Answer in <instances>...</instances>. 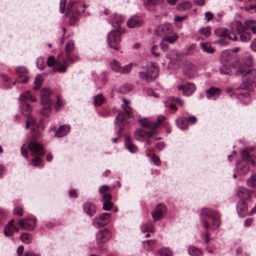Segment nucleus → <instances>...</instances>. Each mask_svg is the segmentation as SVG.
Wrapping results in <instances>:
<instances>
[{"label":"nucleus","mask_w":256,"mask_h":256,"mask_svg":"<svg viewBox=\"0 0 256 256\" xmlns=\"http://www.w3.org/2000/svg\"><path fill=\"white\" fill-rule=\"evenodd\" d=\"M32 138L30 140L28 148L32 152V156H36L32 160V163L34 166H41L42 160L40 156L45 154L44 149L42 144L37 142L36 140L40 136V132H37L36 130L32 132Z\"/></svg>","instance_id":"nucleus-1"},{"label":"nucleus","mask_w":256,"mask_h":256,"mask_svg":"<svg viewBox=\"0 0 256 256\" xmlns=\"http://www.w3.org/2000/svg\"><path fill=\"white\" fill-rule=\"evenodd\" d=\"M123 109L124 112H118L114 120L116 125L119 127L118 130V134L119 136L121 134L124 129V126L128 123V119L130 118L132 115V108L130 107L125 105L123 107Z\"/></svg>","instance_id":"nucleus-2"},{"label":"nucleus","mask_w":256,"mask_h":256,"mask_svg":"<svg viewBox=\"0 0 256 256\" xmlns=\"http://www.w3.org/2000/svg\"><path fill=\"white\" fill-rule=\"evenodd\" d=\"M206 216H208L212 220V224L214 226L218 228L220 226V222L218 212L210 209L204 208L201 210L200 217L204 224V226L206 230H208L210 227V224L206 220Z\"/></svg>","instance_id":"nucleus-3"},{"label":"nucleus","mask_w":256,"mask_h":256,"mask_svg":"<svg viewBox=\"0 0 256 256\" xmlns=\"http://www.w3.org/2000/svg\"><path fill=\"white\" fill-rule=\"evenodd\" d=\"M122 34L119 30L110 31L108 36V42L109 46L111 48L118 50V44L120 41V36Z\"/></svg>","instance_id":"nucleus-4"},{"label":"nucleus","mask_w":256,"mask_h":256,"mask_svg":"<svg viewBox=\"0 0 256 256\" xmlns=\"http://www.w3.org/2000/svg\"><path fill=\"white\" fill-rule=\"evenodd\" d=\"M112 236V232L107 228L99 230L96 234V242L98 244H106L111 239Z\"/></svg>","instance_id":"nucleus-5"},{"label":"nucleus","mask_w":256,"mask_h":256,"mask_svg":"<svg viewBox=\"0 0 256 256\" xmlns=\"http://www.w3.org/2000/svg\"><path fill=\"white\" fill-rule=\"evenodd\" d=\"M172 26L169 23L160 24L155 30L156 34L158 36H165L168 34H172L173 33Z\"/></svg>","instance_id":"nucleus-6"},{"label":"nucleus","mask_w":256,"mask_h":256,"mask_svg":"<svg viewBox=\"0 0 256 256\" xmlns=\"http://www.w3.org/2000/svg\"><path fill=\"white\" fill-rule=\"evenodd\" d=\"M147 76L150 82L154 80L158 76V68L154 63L148 62L146 65Z\"/></svg>","instance_id":"nucleus-7"},{"label":"nucleus","mask_w":256,"mask_h":256,"mask_svg":"<svg viewBox=\"0 0 256 256\" xmlns=\"http://www.w3.org/2000/svg\"><path fill=\"white\" fill-rule=\"evenodd\" d=\"M178 90L179 91L182 90V94L188 96L194 92L196 86L194 84L188 82L184 84L178 86Z\"/></svg>","instance_id":"nucleus-8"},{"label":"nucleus","mask_w":256,"mask_h":256,"mask_svg":"<svg viewBox=\"0 0 256 256\" xmlns=\"http://www.w3.org/2000/svg\"><path fill=\"white\" fill-rule=\"evenodd\" d=\"M154 134V130L146 131L143 129L139 128L135 131L134 132V136L138 140L143 142L144 140L145 137L147 136L148 138H150Z\"/></svg>","instance_id":"nucleus-9"},{"label":"nucleus","mask_w":256,"mask_h":256,"mask_svg":"<svg viewBox=\"0 0 256 256\" xmlns=\"http://www.w3.org/2000/svg\"><path fill=\"white\" fill-rule=\"evenodd\" d=\"M110 68L122 74H127L131 70V66L130 64L126 65L122 67L120 63L115 60H113L110 64Z\"/></svg>","instance_id":"nucleus-10"},{"label":"nucleus","mask_w":256,"mask_h":256,"mask_svg":"<svg viewBox=\"0 0 256 256\" xmlns=\"http://www.w3.org/2000/svg\"><path fill=\"white\" fill-rule=\"evenodd\" d=\"M166 212V206L162 204H158L152 212V216L153 218L154 222H155L157 220L162 218L164 214Z\"/></svg>","instance_id":"nucleus-11"},{"label":"nucleus","mask_w":256,"mask_h":256,"mask_svg":"<svg viewBox=\"0 0 256 256\" xmlns=\"http://www.w3.org/2000/svg\"><path fill=\"white\" fill-rule=\"evenodd\" d=\"M110 216L108 213L100 214L94 218V224L98 226H104L109 222Z\"/></svg>","instance_id":"nucleus-12"},{"label":"nucleus","mask_w":256,"mask_h":256,"mask_svg":"<svg viewBox=\"0 0 256 256\" xmlns=\"http://www.w3.org/2000/svg\"><path fill=\"white\" fill-rule=\"evenodd\" d=\"M143 24L142 19L138 16H132L127 22V26L130 28L141 26Z\"/></svg>","instance_id":"nucleus-13"},{"label":"nucleus","mask_w":256,"mask_h":256,"mask_svg":"<svg viewBox=\"0 0 256 256\" xmlns=\"http://www.w3.org/2000/svg\"><path fill=\"white\" fill-rule=\"evenodd\" d=\"M36 220L33 219H29L25 220L22 219L19 220V225L24 229L28 230H34L36 226Z\"/></svg>","instance_id":"nucleus-14"},{"label":"nucleus","mask_w":256,"mask_h":256,"mask_svg":"<svg viewBox=\"0 0 256 256\" xmlns=\"http://www.w3.org/2000/svg\"><path fill=\"white\" fill-rule=\"evenodd\" d=\"M50 90L48 88H44L40 92V104H48L50 102Z\"/></svg>","instance_id":"nucleus-15"},{"label":"nucleus","mask_w":256,"mask_h":256,"mask_svg":"<svg viewBox=\"0 0 256 256\" xmlns=\"http://www.w3.org/2000/svg\"><path fill=\"white\" fill-rule=\"evenodd\" d=\"M236 210L240 217L245 216L248 214V208L246 202L242 200L238 201L236 205Z\"/></svg>","instance_id":"nucleus-16"},{"label":"nucleus","mask_w":256,"mask_h":256,"mask_svg":"<svg viewBox=\"0 0 256 256\" xmlns=\"http://www.w3.org/2000/svg\"><path fill=\"white\" fill-rule=\"evenodd\" d=\"M196 70V66L190 62H186L184 66V72L186 76L190 78L194 74Z\"/></svg>","instance_id":"nucleus-17"},{"label":"nucleus","mask_w":256,"mask_h":256,"mask_svg":"<svg viewBox=\"0 0 256 256\" xmlns=\"http://www.w3.org/2000/svg\"><path fill=\"white\" fill-rule=\"evenodd\" d=\"M247 29L248 28L244 26L240 21H235L232 25V32L236 31L238 34L246 32Z\"/></svg>","instance_id":"nucleus-18"},{"label":"nucleus","mask_w":256,"mask_h":256,"mask_svg":"<svg viewBox=\"0 0 256 256\" xmlns=\"http://www.w3.org/2000/svg\"><path fill=\"white\" fill-rule=\"evenodd\" d=\"M238 196L244 200H248L250 198V190L244 187H239L237 190Z\"/></svg>","instance_id":"nucleus-19"},{"label":"nucleus","mask_w":256,"mask_h":256,"mask_svg":"<svg viewBox=\"0 0 256 256\" xmlns=\"http://www.w3.org/2000/svg\"><path fill=\"white\" fill-rule=\"evenodd\" d=\"M84 212L90 216H92L95 214V206L90 202H86L84 204Z\"/></svg>","instance_id":"nucleus-20"},{"label":"nucleus","mask_w":256,"mask_h":256,"mask_svg":"<svg viewBox=\"0 0 256 256\" xmlns=\"http://www.w3.org/2000/svg\"><path fill=\"white\" fill-rule=\"evenodd\" d=\"M70 126L68 124H64L60 126L55 134V136L58 138L63 137L66 136L70 131Z\"/></svg>","instance_id":"nucleus-21"},{"label":"nucleus","mask_w":256,"mask_h":256,"mask_svg":"<svg viewBox=\"0 0 256 256\" xmlns=\"http://www.w3.org/2000/svg\"><path fill=\"white\" fill-rule=\"evenodd\" d=\"M125 140V145L128 151L132 153L136 152L138 150V147L134 144L131 137L126 136Z\"/></svg>","instance_id":"nucleus-22"},{"label":"nucleus","mask_w":256,"mask_h":256,"mask_svg":"<svg viewBox=\"0 0 256 256\" xmlns=\"http://www.w3.org/2000/svg\"><path fill=\"white\" fill-rule=\"evenodd\" d=\"M232 58L233 56L228 50L223 51L220 56V60L222 63L230 64Z\"/></svg>","instance_id":"nucleus-23"},{"label":"nucleus","mask_w":256,"mask_h":256,"mask_svg":"<svg viewBox=\"0 0 256 256\" xmlns=\"http://www.w3.org/2000/svg\"><path fill=\"white\" fill-rule=\"evenodd\" d=\"M138 122L141 124L142 126L150 130H154V133H155V131L158 128L157 124H154L150 122H148L146 118L140 120Z\"/></svg>","instance_id":"nucleus-24"},{"label":"nucleus","mask_w":256,"mask_h":256,"mask_svg":"<svg viewBox=\"0 0 256 256\" xmlns=\"http://www.w3.org/2000/svg\"><path fill=\"white\" fill-rule=\"evenodd\" d=\"M56 66L55 68V70L58 71L60 73H64L66 72V68L68 66V62L66 60H64V62H56Z\"/></svg>","instance_id":"nucleus-25"},{"label":"nucleus","mask_w":256,"mask_h":256,"mask_svg":"<svg viewBox=\"0 0 256 256\" xmlns=\"http://www.w3.org/2000/svg\"><path fill=\"white\" fill-rule=\"evenodd\" d=\"M164 0H144V4L150 10H152V7L162 3Z\"/></svg>","instance_id":"nucleus-26"},{"label":"nucleus","mask_w":256,"mask_h":256,"mask_svg":"<svg viewBox=\"0 0 256 256\" xmlns=\"http://www.w3.org/2000/svg\"><path fill=\"white\" fill-rule=\"evenodd\" d=\"M20 108L24 115L27 116H30L32 108L29 104L22 102L20 106Z\"/></svg>","instance_id":"nucleus-27"},{"label":"nucleus","mask_w":256,"mask_h":256,"mask_svg":"<svg viewBox=\"0 0 256 256\" xmlns=\"http://www.w3.org/2000/svg\"><path fill=\"white\" fill-rule=\"evenodd\" d=\"M156 244L155 240H148L146 242H143L144 247L148 251L154 250L156 246Z\"/></svg>","instance_id":"nucleus-28"},{"label":"nucleus","mask_w":256,"mask_h":256,"mask_svg":"<svg viewBox=\"0 0 256 256\" xmlns=\"http://www.w3.org/2000/svg\"><path fill=\"white\" fill-rule=\"evenodd\" d=\"M220 89L218 88H216L214 87H211L208 90H207L206 92V98L208 99L210 98L212 96H215L216 94H218L220 92Z\"/></svg>","instance_id":"nucleus-29"},{"label":"nucleus","mask_w":256,"mask_h":256,"mask_svg":"<svg viewBox=\"0 0 256 256\" xmlns=\"http://www.w3.org/2000/svg\"><path fill=\"white\" fill-rule=\"evenodd\" d=\"M31 120V124L33 125L34 126L32 130L31 131V132L34 130H36L37 132H40L38 130V129L40 128H42V124L43 123L44 120L42 119H40L38 122V124L36 122V120L33 118H30Z\"/></svg>","instance_id":"nucleus-30"},{"label":"nucleus","mask_w":256,"mask_h":256,"mask_svg":"<svg viewBox=\"0 0 256 256\" xmlns=\"http://www.w3.org/2000/svg\"><path fill=\"white\" fill-rule=\"evenodd\" d=\"M188 251L189 254L192 256H200L202 254V252L194 246H190L188 248Z\"/></svg>","instance_id":"nucleus-31"},{"label":"nucleus","mask_w":256,"mask_h":256,"mask_svg":"<svg viewBox=\"0 0 256 256\" xmlns=\"http://www.w3.org/2000/svg\"><path fill=\"white\" fill-rule=\"evenodd\" d=\"M200 46L202 50V51L204 52L212 54L214 52V48H212L208 43L201 42L200 44Z\"/></svg>","instance_id":"nucleus-32"},{"label":"nucleus","mask_w":256,"mask_h":256,"mask_svg":"<svg viewBox=\"0 0 256 256\" xmlns=\"http://www.w3.org/2000/svg\"><path fill=\"white\" fill-rule=\"evenodd\" d=\"M219 72L221 74H224L228 76H232L233 74L230 68L226 64H223L220 67Z\"/></svg>","instance_id":"nucleus-33"},{"label":"nucleus","mask_w":256,"mask_h":256,"mask_svg":"<svg viewBox=\"0 0 256 256\" xmlns=\"http://www.w3.org/2000/svg\"><path fill=\"white\" fill-rule=\"evenodd\" d=\"M176 122L178 126L181 129L186 128L188 126L186 118L180 117L176 120Z\"/></svg>","instance_id":"nucleus-34"},{"label":"nucleus","mask_w":256,"mask_h":256,"mask_svg":"<svg viewBox=\"0 0 256 256\" xmlns=\"http://www.w3.org/2000/svg\"><path fill=\"white\" fill-rule=\"evenodd\" d=\"M245 66L244 65H242L238 70L236 71L235 74L236 75H241L242 76H245L246 74H248L250 72V69L249 68H246L244 67Z\"/></svg>","instance_id":"nucleus-35"},{"label":"nucleus","mask_w":256,"mask_h":256,"mask_svg":"<svg viewBox=\"0 0 256 256\" xmlns=\"http://www.w3.org/2000/svg\"><path fill=\"white\" fill-rule=\"evenodd\" d=\"M133 89V86L130 84H126L120 87L119 92L122 94H126Z\"/></svg>","instance_id":"nucleus-36"},{"label":"nucleus","mask_w":256,"mask_h":256,"mask_svg":"<svg viewBox=\"0 0 256 256\" xmlns=\"http://www.w3.org/2000/svg\"><path fill=\"white\" fill-rule=\"evenodd\" d=\"M238 89L252 91L254 90L253 85L248 82H242L238 88Z\"/></svg>","instance_id":"nucleus-37"},{"label":"nucleus","mask_w":256,"mask_h":256,"mask_svg":"<svg viewBox=\"0 0 256 256\" xmlns=\"http://www.w3.org/2000/svg\"><path fill=\"white\" fill-rule=\"evenodd\" d=\"M21 240L24 244H30L32 241V236L28 233H23L20 237Z\"/></svg>","instance_id":"nucleus-38"},{"label":"nucleus","mask_w":256,"mask_h":256,"mask_svg":"<svg viewBox=\"0 0 256 256\" xmlns=\"http://www.w3.org/2000/svg\"><path fill=\"white\" fill-rule=\"evenodd\" d=\"M178 38V36L176 34H174L170 36V34L165 36L162 38V41L168 42L170 44H172L175 42Z\"/></svg>","instance_id":"nucleus-39"},{"label":"nucleus","mask_w":256,"mask_h":256,"mask_svg":"<svg viewBox=\"0 0 256 256\" xmlns=\"http://www.w3.org/2000/svg\"><path fill=\"white\" fill-rule=\"evenodd\" d=\"M141 230L142 232H153L152 224L150 222L144 224L141 226Z\"/></svg>","instance_id":"nucleus-40"},{"label":"nucleus","mask_w":256,"mask_h":256,"mask_svg":"<svg viewBox=\"0 0 256 256\" xmlns=\"http://www.w3.org/2000/svg\"><path fill=\"white\" fill-rule=\"evenodd\" d=\"M251 39V34L250 32H243L240 34V40L242 42H248Z\"/></svg>","instance_id":"nucleus-41"},{"label":"nucleus","mask_w":256,"mask_h":256,"mask_svg":"<svg viewBox=\"0 0 256 256\" xmlns=\"http://www.w3.org/2000/svg\"><path fill=\"white\" fill-rule=\"evenodd\" d=\"M190 6L191 4L190 2H186L178 5L177 6V8L178 10L180 11H184L190 9Z\"/></svg>","instance_id":"nucleus-42"},{"label":"nucleus","mask_w":256,"mask_h":256,"mask_svg":"<svg viewBox=\"0 0 256 256\" xmlns=\"http://www.w3.org/2000/svg\"><path fill=\"white\" fill-rule=\"evenodd\" d=\"M74 50V44L72 41L69 40L67 42V44L66 46V48H65V52L66 53V55L68 54H71Z\"/></svg>","instance_id":"nucleus-43"},{"label":"nucleus","mask_w":256,"mask_h":256,"mask_svg":"<svg viewBox=\"0 0 256 256\" xmlns=\"http://www.w3.org/2000/svg\"><path fill=\"white\" fill-rule=\"evenodd\" d=\"M124 21L123 17L120 16L116 17L112 22V24L114 27L119 28L120 27V24Z\"/></svg>","instance_id":"nucleus-44"},{"label":"nucleus","mask_w":256,"mask_h":256,"mask_svg":"<svg viewBox=\"0 0 256 256\" xmlns=\"http://www.w3.org/2000/svg\"><path fill=\"white\" fill-rule=\"evenodd\" d=\"M104 100V98L102 97V94H100L96 96L94 98V104L95 106H101Z\"/></svg>","instance_id":"nucleus-45"},{"label":"nucleus","mask_w":256,"mask_h":256,"mask_svg":"<svg viewBox=\"0 0 256 256\" xmlns=\"http://www.w3.org/2000/svg\"><path fill=\"white\" fill-rule=\"evenodd\" d=\"M66 56L69 62L71 63H74L78 62L80 60V58L78 56L72 53L70 54H68L66 55Z\"/></svg>","instance_id":"nucleus-46"},{"label":"nucleus","mask_w":256,"mask_h":256,"mask_svg":"<svg viewBox=\"0 0 256 256\" xmlns=\"http://www.w3.org/2000/svg\"><path fill=\"white\" fill-rule=\"evenodd\" d=\"M4 234L5 236L8 237L12 236L14 235L13 227L5 226L4 229Z\"/></svg>","instance_id":"nucleus-47"},{"label":"nucleus","mask_w":256,"mask_h":256,"mask_svg":"<svg viewBox=\"0 0 256 256\" xmlns=\"http://www.w3.org/2000/svg\"><path fill=\"white\" fill-rule=\"evenodd\" d=\"M242 62V65L248 68L252 64V58L250 56L244 57L243 58Z\"/></svg>","instance_id":"nucleus-48"},{"label":"nucleus","mask_w":256,"mask_h":256,"mask_svg":"<svg viewBox=\"0 0 256 256\" xmlns=\"http://www.w3.org/2000/svg\"><path fill=\"white\" fill-rule=\"evenodd\" d=\"M41 112L44 116L47 117L50 116L51 114V108L49 104L42 110Z\"/></svg>","instance_id":"nucleus-49"},{"label":"nucleus","mask_w":256,"mask_h":256,"mask_svg":"<svg viewBox=\"0 0 256 256\" xmlns=\"http://www.w3.org/2000/svg\"><path fill=\"white\" fill-rule=\"evenodd\" d=\"M159 254L160 256H172V252L168 249L164 248L159 250Z\"/></svg>","instance_id":"nucleus-50"},{"label":"nucleus","mask_w":256,"mask_h":256,"mask_svg":"<svg viewBox=\"0 0 256 256\" xmlns=\"http://www.w3.org/2000/svg\"><path fill=\"white\" fill-rule=\"evenodd\" d=\"M200 32L206 37H208L210 34V28L208 26L200 28Z\"/></svg>","instance_id":"nucleus-51"},{"label":"nucleus","mask_w":256,"mask_h":256,"mask_svg":"<svg viewBox=\"0 0 256 256\" xmlns=\"http://www.w3.org/2000/svg\"><path fill=\"white\" fill-rule=\"evenodd\" d=\"M75 3H76V2H73V1H70L68 3V4L67 5V7H66V16H70V13L72 12V9Z\"/></svg>","instance_id":"nucleus-52"},{"label":"nucleus","mask_w":256,"mask_h":256,"mask_svg":"<svg viewBox=\"0 0 256 256\" xmlns=\"http://www.w3.org/2000/svg\"><path fill=\"white\" fill-rule=\"evenodd\" d=\"M113 204L110 202H104L102 208L104 210H110L113 206Z\"/></svg>","instance_id":"nucleus-53"},{"label":"nucleus","mask_w":256,"mask_h":256,"mask_svg":"<svg viewBox=\"0 0 256 256\" xmlns=\"http://www.w3.org/2000/svg\"><path fill=\"white\" fill-rule=\"evenodd\" d=\"M250 170V168L248 164H244L242 168L239 170V172L240 174H246Z\"/></svg>","instance_id":"nucleus-54"},{"label":"nucleus","mask_w":256,"mask_h":256,"mask_svg":"<svg viewBox=\"0 0 256 256\" xmlns=\"http://www.w3.org/2000/svg\"><path fill=\"white\" fill-rule=\"evenodd\" d=\"M248 185L250 187L256 186V178L252 176L247 181Z\"/></svg>","instance_id":"nucleus-55"},{"label":"nucleus","mask_w":256,"mask_h":256,"mask_svg":"<svg viewBox=\"0 0 256 256\" xmlns=\"http://www.w3.org/2000/svg\"><path fill=\"white\" fill-rule=\"evenodd\" d=\"M34 84L35 85L34 86V89L35 90H38L42 85V80L40 78V77L36 76L35 78V80L34 82Z\"/></svg>","instance_id":"nucleus-56"},{"label":"nucleus","mask_w":256,"mask_h":256,"mask_svg":"<svg viewBox=\"0 0 256 256\" xmlns=\"http://www.w3.org/2000/svg\"><path fill=\"white\" fill-rule=\"evenodd\" d=\"M250 156V152L248 150L244 149L242 152V158L245 160H248Z\"/></svg>","instance_id":"nucleus-57"},{"label":"nucleus","mask_w":256,"mask_h":256,"mask_svg":"<svg viewBox=\"0 0 256 256\" xmlns=\"http://www.w3.org/2000/svg\"><path fill=\"white\" fill-rule=\"evenodd\" d=\"M249 78L250 80L252 82H254L256 80V70L253 69L250 70V72H249Z\"/></svg>","instance_id":"nucleus-58"},{"label":"nucleus","mask_w":256,"mask_h":256,"mask_svg":"<svg viewBox=\"0 0 256 256\" xmlns=\"http://www.w3.org/2000/svg\"><path fill=\"white\" fill-rule=\"evenodd\" d=\"M16 72L19 74V76H24L28 72V70L24 66H20L16 69Z\"/></svg>","instance_id":"nucleus-59"},{"label":"nucleus","mask_w":256,"mask_h":256,"mask_svg":"<svg viewBox=\"0 0 256 256\" xmlns=\"http://www.w3.org/2000/svg\"><path fill=\"white\" fill-rule=\"evenodd\" d=\"M30 96H30V91L27 90V91L25 92H24L22 95H20V98L22 99V102L24 100H26L30 98Z\"/></svg>","instance_id":"nucleus-60"},{"label":"nucleus","mask_w":256,"mask_h":256,"mask_svg":"<svg viewBox=\"0 0 256 256\" xmlns=\"http://www.w3.org/2000/svg\"><path fill=\"white\" fill-rule=\"evenodd\" d=\"M14 214L16 216H22L23 214V211L22 208L16 206L13 210Z\"/></svg>","instance_id":"nucleus-61"},{"label":"nucleus","mask_w":256,"mask_h":256,"mask_svg":"<svg viewBox=\"0 0 256 256\" xmlns=\"http://www.w3.org/2000/svg\"><path fill=\"white\" fill-rule=\"evenodd\" d=\"M28 80V78L27 76H21L18 78V82L26 84Z\"/></svg>","instance_id":"nucleus-62"},{"label":"nucleus","mask_w":256,"mask_h":256,"mask_svg":"<svg viewBox=\"0 0 256 256\" xmlns=\"http://www.w3.org/2000/svg\"><path fill=\"white\" fill-rule=\"evenodd\" d=\"M66 0H60V12L62 14L64 13L65 10V6Z\"/></svg>","instance_id":"nucleus-63"},{"label":"nucleus","mask_w":256,"mask_h":256,"mask_svg":"<svg viewBox=\"0 0 256 256\" xmlns=\"http://www.w3.org/2000/svg\"><path fill=\"white\" fill-rule=\"evenodd\" d=\"M152 160L156 166H158L160 164V160L158 156L156 154L153 155L152 156Z\"/></svg>","instance_id":"nucleus-64"}]
</instances>
